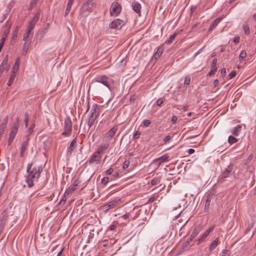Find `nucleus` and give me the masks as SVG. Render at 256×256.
<instances>
[{"label": "nucleus", "mask_w": 256, "mask_h": 256, "mask_svg": "<svg viewBox=\"0 0 256 256\" xmlns=\"http://www.w3.org/2000/svg\"><path fill=\"white\" fill-rule=\"evenodd\" d=\"M32 164H28L26 166L28 175L26 176V182L28 188H32L34 186V182L37 180L41 172L42 171V167L41 166H34L32 168Z\"/></svg>", "instance_id": "obj_1"}, {"label": "nucleus", "mask_w": 256, "mask_h": 256, "mask_svg": "<svg viewBox=\"0 0 256 256\" xmlns=\"http://www.w3.org/2000/svg\"><path fill=\"white\" fill-rule=\"evenodd\" d=\"M100 114L99 108L97 104H94L92 105V110L90 112L86 122L88 125V130H90L92 126L96 120L97 119Z\"/></svg>", "instance_id": "obj_2"}, {"label": "nucleus", "mask_w": 256, "mask_h": 256, "mask_svg": "<svg viewBox=\"0 0 256 256\" xmlns=\"http://www.w3.org/2000/svg\"><path fill=\"white\" fill-rule=\"evenodd\" d=\"M93 1L94 0H87L83 4L80 11V14L81 16L86 17L92 12V7L94 5Z\"/></svg>", "instance_id": "obj_3"}, {"label": "nucleus", "mask_w": 256, "mask_h": 256, "mask_svg": "<svg viewBox=\"0 0 256 256\" xmlns=\"http://www.w3.org/2000/svg\"><path fill=\"white\" fill-rule=\"evenodd\" d=\"M64 129L62 135L64 137L69 136L72 132V122L69 116H67L64 120Z\"/></svg>", "instance_id": "obj_4"}, {"label": "nucleus", "mask_w": 256, "mask_h": 256, "mask_svg": "<svg viewBox=\"0 0 256 256\" xmlns=\"http://www.w3.org/2000/svg\"><path fill=\"white\" fill-rule=\"evenodd\" d=\"M93 81L101 83L110 89L112 80L110 78L105 75L97 76L94 78Z\"/></svg>", "instance_id": "obj_5"}, {"label": "nucleus", "mask_w": 256, "mask_h": 256, "mask_svg": "<svg viewBox=\"0 0 256 256\" xmlns=\"http://www.w3.org/2000/svg\"><path fill=\"white\" fill-rule=\"evenodd\" d=\"M121 199L120 198H116L104 204L102 206V209L105 212H108L109 210L114 208L120 204Z\"/></svg>", "instance_id": "obj_6"}, {"label": "nucleus", "mask_w": 256, "mask_h": 256, "mask_svg": "<svg viewBox=\"0 0 256 256\" xmlns=\"http://www.w3.org/2000/svg\"><path fill=\"white\" fill-rule=\"evenodd\" d=\"M121 10V6L117 2H114L111 5L110 13L112 16H118L120 13Z\"/></svg>", "instance_id": "obj_7"}, {"label": "nucleus", "mask_w": 256, "mask_h": 256, "mask_svg": "<svg viewBox=\"0 0 256 256\" xmlns=\"http://www.w3.org/2000/svg\"><path fill=\"white\" fill-rule=\"evenodd\" d=\"M200 231V228L199 227H196L192 232L190 238L187 240L182 244V248H186L188 245L190 244V242L194 238L199 234Z\"/></svg>", "instance_id": "obj_8"}, {"label": "nucleus", "mask_w": 256, "mask_h": 256, "mask_svg": "<svg viewBox=\"0 0 256 256\" xmlns=\"http://www.w3.org/2000/svg\"><path fill=\"white\" fill-rule=\"evenodd\" d=\"M124 24L123 20L118 18L111 22L109 24V26L110 28L120 30L124 25Z\"/></svg>", "instance_id": "obj_9"}, {"label": "nucleus", "mask_w": 256, "mask_h": 256, "mask_svg": "<svg viewBox=\"0 0 256 256\" xmlns=\"http://www.w3.org/2000/svg\"><path fill=\"white\" fill-rule=\"evenodd\" d=\"M40 18V14H36L32 19L29 22L26 28V29L32 32V30L34 29L36 24L38 22Z\"/></svg>", "instance_id": "obj_10"}, {"label": "nucleus", "mask_w": 256, "mask_h": 256, "mask_svg": "<svg viewBox=\"0 0 256 256\" xmlns=\"http://www.w3.org/2000/svg\"><path fill=\"white\" fill-rule=\"evenodd\" d=\"M8 55H6L4 58L2 63L0 64V75H2L4 70L8 71L9 68L8 65Z\"/></svg>", "instance_id": "obj_11"}, {"label": "nucleus", "mask_w": 256, "mask_h": 256, "mask_svg": "<svg viewBox=\"0 0 256 256\" xmlns=\"http://www.w3.org/2000/svg\"><path fill=\"white\" fill-rule=\"evenodd\" d=\"M101 158L102 156L99 154H97V152H96L92 155L88 160V162L90 164H92L94 162H96V164H99L100 162Z\"/></svg>", "instance_id": "obj_12"}, {"label": "nucleus", "mask_w": 256, "mask_h": 256, "mask_svg": "<svg viewBox=\"0 0 256 256\" xmlns=\"http://www.w3.org/2000/svg\"><path fill=\"white\" fill-rule=\"evenodd\" d=\"M76 143L77 138H76L72 140L70 142V146L67 148V156H70L72 154L73 151L76 149Z\"/></svg>", "instance_id": "obj_13"}, {"label": "nucleus", "mask_w": 256, "mask_h": 256, "mask_svg": "<svg viewBox=\"0 0 256 256\" xmlns=\"http://www.w3.org/2000/svg\"><path fill=\"white\" fill-rule=\"evenodd\" d=\"M214 229V227L213 226H212L210 228H208V229H207L206 232H204V233L202 234L198 240V244H197L198 245H199L202 242H204V240H205V239L207 238V236H208V234H210V233Z\"/></svg>", "instance_id": "obj_14"}, {"label": "nucleus", "mask_w": 256, "mask_h": 256, "mask_svg": "<svg viewBox=\"0 0 256 256\" xmlns=\"http://www.w3.org/2000/svg\"><path fill=\"white\" fill-rule=\"evenodd\" d=\"M18 132V126L14 125L12 128L9 134L8 145L11 144Z\"/></svg>", "instance_id": "obj_15"}, {"label": "nucleus", "mask_w": 256, "mask_h": 256, "mask_svg": "<svg viewBox=\"0 0 256 256\" xmlns=\"http://www.w3.org/2000/svg\"><path fill=\"white\" fill-rule=\"evenodd\" d=\"M233 168L232 166L229 165L226 169L222 173L220 178L224 180L226 178H228L230 172L232 171Z\"/></svg>", "instance_id": "obj_16"}, {"label": "nucleus", "mask_w": 256, "mask_h": 256, "mask_svg": "<svg viewBox=\"0 0 256 256\" xmlns=\"http://www.w3.org/2000/svg\"><path fill=\"white\" fill-rule=\"evenodd\" d=\"M118 130L116 126H114L106 134V137L108 140H110L114 136Z\"/></svg>", "instance_id": "obj_17"}, {"label": "nucleus", "mask_w": 256, "mask_h": 256, "mask_svg": "<svg viewBox=\"0 0 256 256\" xmlns=\"http://www.w3.org/2000/svg\"><path fill=\"white\" fill-rule=\"evenodd\" d=\"M28 142L29 138L27 136L26 140L22 143L20 147V156L22 157L24 156V154L27 149Z\"/></svg>", "instance_id": "obj_18"}, {"label": "nucleus", "mask_w": 256, "mask_h": 256, "mask_svg": "<svg viewBox=\"0 0 256 256\" xmlns=\"http://www.w3.org/2000/svg\"><path fill=\"white\" fill-rule=\"evenodd\" d=\"M108 146L109 144L108 142L101 144L96 152H97V154H99L102 156V154L108 148Z\"/></svg>", "instance_id": "obj_19"}, {"label": "nucleus", "mask_w": 256, "mask_h": 256, "mask_svg": "<svg viewBox=\"0 0 256 256\" xmlns=\"http://www.w3.org/2000/svg\"><path fill=\"white\" fill-rule=\"evenodd\" d=\"M132 9L136 13L138 14L139 16L140 15L141 5L138 2H134L132 4Z\"/></svg>", "instance_id": "obj_20"}, {"label": "nucleus", "mask_w": 256, "mask_h": 256, "mask_svg": "<svg viewBox=\"0 0 256 256\" xmlns=\"http://www.w3.org/2000/svg\"><path fill=\"white\" fill-rule=\"evenodd\" d=\"M169 155L168 154H166L158 158L156 160V161L159 162V164H160L162 163L166 162L168 160Z\"/></svg>", "instance_id": "obj_21"}, {"label": "nucleus", "mask_w": 256, "mask_h": 256, "mask_svg": "<svg viewBox=\"0 0 256 256\" xmlns=\"http://www.w3.org/2000/svg\"><path fill=\"white\" fill-rule=\"evenodd\" d=\"M163 50H164L163 46H158L156 51V52L154 53V58L155 59H157V58H159L160 56L162 55V54Z\"/></svg>", "instance_id": "obj_22"}, {"label": "nucleus", "mask_w": 256, "mask_h": 256, "mask_svg": "<svg viewBox=\"0 0 256 256\" xmlns=\"http://www.w3.org/2000/svg\"><path fill=\"white\" fill-rule=\"evenodd\" d=\"M222 18H218L216 19H215L212 23L210 26L208 31H212V30L218 24V23L221 21Z\"/></svg>", "instance_id": "obj_23"}, {"label": "nucleus", "mask_w": 256, "mask_h": 256, "mask_svg": "<svg viewBox=\"0 0 256 256\" xmlns=\"http://www.w3.org/2000/svg\"><path fill=\"white\" fill-rule=\"evenodd\" d=\"M219 240L218 238H216L210 244L209 246V250L210 252L212 251L218 246Z\"/></svg>", "instance_id": "obj_24"}, {"label": "nucleus", "mask_w": 256, "mask_h": 256, "mask_svg": "<svg viewBox=\"0 0 256 256\" xmlns=\"http://www.w3.org/2000/svg\"><path fill=\"white\" fill-rule=\"evenodd\" d=\"M8 116H6L3 119L2 124L0 126V132L1 133L6 128V126L8 121Z\"/></svg>", "instance_id": "obj_25"}, {"label": "nucleus", "mask_w": 256, "mask_h": 256, "mask_svg": "<svg viewBox=\"0 0 256 256\" xmlns=\"http://www.w3.org/2000/svg\"><path fill=\"white\" fill-rule=\"evenodd\" d=\"M76 189L74 186L71 185L68 188H67L64 192V196H68L72 194L74 192Z\"/></svg>", "instance_id": "obj_26"}, {"label": "nucleus", "mask_w": 256, "mask_h": 256, "mask_svg": "<svg viewBox=\"0 0 256 256\" xmlns=\"http://www.w3.org/2000/svg\"><path fill=\"white\" fill-rule=\"evenodd\" d=\"M241 130H242L241 125H238L234 128L232 133L234 135L236 136H238L239 135Z\"/></svg>", "instance_id": "obj_27"}, {"label": "nucleus", "mask_w": 256, "mask_h": 256, "mask_svg": "<svg viewBox=\"0 0 256 256\" xmlns=\"http://www.w3.org/2000/svg\"><path fill=\"white\" fill-rule=\"evenodd\" d=\"M16 74H14L10 72L9 80L7 82V85L8 86H10L12 85V82L14 81L15 78L16 77Z\"/></svg>", "instance_id": "obj_28"}, {"label": "nucleus", "mask_w": 256, "mask_h": 256, "mask_svg": "<svg viewBox=\"0 0 256 256\" xmlns=\"http://www.w3.org/2000/svg\"><path fill=\"white\" fill-rule=\"evenodd\" d=\"M177 35V33L176 32H174L173 34H172V36H170L168 39L166 41L165 43L168 44H171L174 40L176 36Z\"/></svg>", "instance_id": "obj_29"}, {"label": "nucleus", "mask_w": 256, "mask_h": 256, "mask_svg": "<svg viewBox=\"0 0 256 256\" xmlns=\"http://www.w3.org/2000/svg\"><path fill=\"white\" fill-rule=\"evenodd\" d=\"M31 31L28 30L27 29H26L25 32L23 36V40L26 42H28V38L30 34Z\"/></svg>", "instance_id": "obj_30"}, {"label": "nucleus", "mask_w": 256, "mask_h": 256, "mask_svg": "<svg viewBox=\"0 0 256 256\" xmlns=\"http://www.w3.org/2000/svg\"><path fill=\"white\" fill-rule=\"evenodd\" d=\"M30 42H24L23 46V54H26L29 48Z\"/></svg>", "instance_id": "obj_31"}, {"label": "nucleus", "mask_w": 256, "mask_h": 256, "mask_svg": "<svg viewBox=\"0 0 256 256\" xmlns=\"http://www.w3.org/2000/svg\"><path fill=\"white\" fill-rule=\"evenodd\" d=\"M242 28L246 35H248L250 34V30L248 24H244L242 26Z\"/></svg>", "instance_id": "obj_32"}, {"label": "nucleus", "mask_w": 256, "mask_h": 256, "mask_svg": "<svg viewBox=\"0 0 256 256\" xmlns=\"http://www.w3.org/2000/svg\"><path fill=\"white\" fill-rule=\"evenodd\" d=\"M216 70H217L216 66H212L211 70L208 73L207 76H210L216 73Z\"/></svg>", "instance_id": "obj_33"}, {"label": "nucleus", "mask_w": 256, "mask_h": 256, "mask_svg": "<svg viewBox=\"0 0 256 256\" xmlns=\"http://www.w3.org/2000/svg\"><path fill=\"white\" fill-rule=\"evenodd\" d=\"M246 56V52L245 50H242L239 56L240 60H242Z\"/></svg>", "instance_id": "obj_34"}, {"label": "nucleus", "mask_w": 256, "mask_h": 256, "mask_svg": "<svg viewBox=\"0 0 256 256\" xmlns=\"http://www.w3.org/2000/svg\"><path fill=\"white\" fill-rule=\"evenodd\" d=\"M228 142L230 144H233L237 142V139L232 136H230L228 138Z\"/></svg>", "instance_id": "obj_35"}, {"label": "nucleus", "mask_w": 256, "mask_h": 256, "mask_svg": "<svg viewBox=\"0 0 256 256\" xmlns=\"http://www.w3.org/2000/svg\"><path fill=\"white\" fill-rule=\"evenodd\" d=\"M18 70L19 66L14 64L10 72L14 74H16V72H18Z\"/></svg>", "instance_id": "obj_36"}, {"label": "nucleus", "mask_w": 256, "mask_h": 256, "mask_svg": "<svg viewBox=\"0 0 256 256\" xmlns=\"http://www.w3.org/2000/svg\"><path fill=\"white\" fill-rule=\"evenodd\" d=\"M255 220H252V222L250 224H249L248 228L246 230V232H248L250 231L251 229L253 228L254 224H255Z\"/></svg>", "instance_id": "obj_37"}, {"label": "nucleus", "mask_w": 256, "mask_h": 256, "mask_svg": "<svg viewBox=\"0 0 256 256\" xmlns=\"http://www.w3.org/2000/svg\"><path fill=\"white\" fill-rule=\"evenodd\" d=\"M164 101V98H160L157 100V101L156 102V104L158 106H160L162 105V104H163Z\"/></svg>", "instance_id": "obj_38"}, {"label": "nucleus", "mask_w": 256, "mask_h": 256, "mask_svg": "<svg viewBox=\"0 0 256 256\" xmlns=\"http://www.w3.org/2000/svg\"><path fill=\"white\" fill-rule=\"evenodd\" d=\"M109 180V178L107 176L104 177L102 179V183L106 186L108 183Z\"/></svg>", "instance_id": "obj_39"}, {"label": "nucleus", "mask_w": 256, "mask_h": 256, "mask_svg": "<svg viewBox=\"0 0 256 256\" xmlns=\"http://www.w3.org/2000/svg\"><path fill=\"white\" fill-rule=\"evenodd\" d=\"M230 256V252L227 250H223L222 251V254L220 255V256Z\"/></svg>", "instance_id": "obj_40"}, {"label": "nucleus", "mask_w": 256, "mask_h": 256, "mask_svg": "<svg viewBox=\"0 0 256 256\" xmlns=\"http://www.w3.org/2000/svg\"><path fill=\"white\" fill-rule=\"evenodd\" d=\"M210 202L209 200H208V202L206 201V204H205V206H204V212H208V210H209V208H210Z\"/></svg>", "instance_id": "obj_41"}, {"label": "nucleus", "mask_w": 256, "mask_h": 256, "mask_svg": "<svg viewBox=\"0 0 256 256\" xmlns=\"http://www.w3.org/2000/svg\"><path fill=\"white\" fill-rule=\"evenodd\" d=\"M190 82V78L189 76L185 77L184 84L186 85H189Z\"/></svg>", "instance_id": "obj_42"}, {"label": "nucleus", "mask_w": 256, "mask_h": 256, "mask_svg": "<svg viewBox=\"0 0 256 256\" xmlns=\"http://www.w3.org/2000/svg\"><path fill=\"white\" fill-rule=\"evenodd\" d=\"M130 165V162L128 160H125L123 164L122 168L125 170Z\"/></svg>", "instance_id": "obj_43"}, {"label": "nucleus", "mask_w": 256, "mask_h": 256, "mask_svg": "<svg viewBox=\"0 0 256 256\" xmlns=\"http://www.w3.org/2000/svg\"><path fill=\"white\" fill-rule=\"evenodd\" d=\"M142 123H143V125L145 127H147V126H150V124H151V122L150 120H145L143 121Z\"/></svg>", "instance_id": "obj_44"}, {"label": "nucleus", "mask_w": 256, "mask_h": 256, "mask_svg": "<svg viewBox=\"0 0 256 256\" xmlns=\"http://www.w3.org/2000/svg\"><path fill=\"white\" fill-rule=\"evenodd\" d=\"M28 114L27 112H26V114H25V118H24V122L25 123L26 127L28 126Z\"/></svg>", "instance_id": "obj_45"}, {"label": "nucleus", "mask_w": 256, "mask_h": 256, "mask_svg": "<svg viewBox=\"0 0 256 256\" xmlns=\"http://www.w3.org/2000/svg\"><path fill=\"white\" fill-rule=\"evenodd\" d=\"M236 75V72L235 71H232L228 75V77L229 79H231Z\"/></svg>", "instance_id": "obj_46"}, {"label": "nucleus", "mask_w": 256, "mask_h": 256, "mask_svg": "<svg viewBox=\"0 0 256 256\" xmlns=\"http://www.w3.org/2000/svg\"><path fill=\"white\" fill-rule=\"evenodd\" d=\"M140 132L139 131H136L135 132V133L134 134V139H138L139 138L140 136Z\"/></svg>", "instance_id": "obj_47"}, {"label": "nucleus", "mask_w": 256, "mask_h": 256, "mask_svg": "<svg viewBox=\"0 0 256 256\" xmlns=\"http://www.w3.org/2000/svg\"><path fill=\"white\" fill-rule=\"evenodd\" d=\"M5 39H6L5 38H2V39H1V40H0V50H2V46L4 45Z\"/></svg>", "instance_id": "obj_48"}, {"label": "nucleus", "mask_w": 256, "mask_h": 256, "mask_svg": "<svg viewBox=\"0 0 256 256\" xmlns=\"http://www.w3.org/2000/svg\"><path fill=\"white\" fill-rule=\"evenodd\" d=\"M240 40V38L239 36H235L234 38L233 42L236 44H238L239 43Z\"/></svg>", "instance_id": "obj_49"}, {"label": "nucleus", "mask_w": 256, "mask_h": 256, "mask_svg": "<svg viewBox=\"0 0 256 256\" xmlns=\"http://www.w3.org/2000/svg\"><path fill=\"white\" fill-rule=\"evenodd\" d=\"M157 199V197H156L154 196H152V197H150L148 200V203H151V202H154V200H156Z\"/></svg>", "instance_id": "obj_50"}, {"label": "nucleus", "mask_w": 256, "mask_h": 256, "mask_svg": "<svg viewBox=\"0 0 256 256\" xmlns=\"http://www.w3.org/2000/svg\"><path fill=\"white\" fill-rule=\"evenodd\" d=\"M177 120H178V118L175 116H173L171 118V122L174 124L176 122Z\"/></svg>", "instance_id": "obj_51"}, {"label": "nucleus", "mask_w": 256, "mask_h": 256, "mask_svg": "<svg viewBox=\"0 0 256 256\" xmlns=\"http://www.w3.org/2000/svg\"><path fill=\"white\" fill-rule=\"evenodd\" d=\"M74 0H68L66 6L72 8V6L74 3Z\"/></svg>", "instance_id": "obj_52"}, {"label": "nucleus", "mask_w": 256, "mask_h": 256, "mask_svg": "<svg viewBox=\"0 0 256 256\" xmlns=\"http://www.w3.org/2000/svg\"><path fill=\"white\" fill-rule=\"evenodd\" d=\"M113 171H114V170L112 168H110L108 170H106V174H107V175L111 174H112V172H113Z\"/></svg>", "instance_id": "obj_53"}, {"label": "nucleus", "mask_w": 256, "mask_h": 256, "mask_svg": "<svg viewBox=\"0 0 256 256\" xmlns=\"http://www.w3.org/2000/svg\"><path fill=\"white\" fill-rule=\"evenodd\" d=\"M4 226V220H0V230H2Z\"/></svg>", "instance_id": "obj_54"}, {"label": "nucleus", "mask_w": 256, "mask_h": 256, "mask_svg": "<svg viewBox=\"0 0 256 256\" xmlns=\"http://www.w3.org/2000/svg\"><path fill=\"white\" fill-rule=\"evenodd\" d=\"M130 216V214H126L122 216V218L124 220H128Z\"/></svg>", "instance_id": "obj_55"}, {"label": "nucleus", "mask_w": 256, "mask_h": 256, "mask_svg": "<svg viewBox=\"0 0 256 256\" xmlns=\"http://www.w3.org/2000/svg\"><path fill=\"white\" fill-rule=\"evenodd\" d=\"M171 138V137L170 136H166L164 139V143H166L167 142H168Z\"/></svg>", "instance_id": "obj_56"}, {"label": "nucleus", "mask_w": 256, "mask_h": 256, "mask_svg": "<svg viewBox=\"0 0 256 256\" xmlns=\"http://www.w3.org/2000/svg\"><path fill=\"white\" fill-rule=\"evenodd\" d=\"M79 184H80V181L78 180H74V184L72 185L73 186H74L76 188H77V186H78Z\"/></svg>", "instance_id": "obj_57"}, {"label": "nucleus", "mask_w": 256, "mask_h": 256, "mask_svg": "<svg viewBox=\"0 0 256 256\" xmlns=\"http://www.w3.org/2000/svg\"><path fill=\"white\" fill-rule=\"evenodd\" d=\"M70 10H71V8L66 6V12H65V14H64V16L65 17H66L67 16V15L68 14V13L70 12Z\"/></svg>", "instance_id": "obj_58"}, {"label": "nucleus", "mask_w": 256, "mask_h": 256, "mask_svg": "<svg viewBox=\"0 0 256 256\" xmlns=\"http://www.w3.org/2000/svg\"><path fill=\"white\" fill-rule=\"evenodd\" d=\"M220 74L222 76H224L226 74V70L225 68H222L220 70Z\"/></svg>", "instance_id": "obj_59"}, {"label": "nucleus", "mask_w": 256, "mask_h": 256, "mask_svg": "<svg viewBox=\"0 0 256 256\" xmlns=\"http://www.w3.org/2000/svg\"><path fill=\"white\" fill-rule=\"evenodd\" d=\"M217 63V59L216 58H214L212 62V66H216V64Z\"/></svg>", "instance_id": "obj_60"}, {"label": "nucleus", "mask_w": 256, "mask_h": 256, "mask_svg": "<svg viewBox=\"0 0 256 256\" xmlns=\"http://www.w3.org/2000/svg\"><path fill=\"white\" fill-rule=\"evenodd\" d=\"M116 226L114 224H111L110 227H109V228L110 230H116Z\"/></svg>", "instance_id": "obj_61"}, {"label": "nucleus", "mask_w": 256, "mask_h": 256, "mask_svg": "<svg viewBox=\"0 0 256 256\" xmlns=\"http://www.w3.org/2000/svg\"><path fill=\"white\" fill-rule=\"evenodd\" d=\"M66 200L65 198H63L59 202L58 204H64L66 202Z\"/></svg>", "instance_id": "obj_62"}, {"label": "nucleus", "mask_w": 256, "mask_h": 256, "mask_svg": "<svg viewBox=\"0 0 256 256\" xmlns=\"http://www.w3.org/2000/svg\"><path fill=\"white\" fill-rule=\"evenodd\" d=\"M20 58H16V60L14 64L20 66Z\"/></svg>", "instance_id": "obj_63"}, {"label": "nucleus", "mask_w": 256, "mask_h": 256, "mask_svg": "<svg viewBox=\"0 0 256 256\" xmlns=\"http://www.w3.org/2000/svg\"><path fill=\"white\" fill-rule=\"evenodd\" d=\"M37 2H36L35 0H32V1L30 3V5L31 7H33L36 4Z\"/></svg>", "instance_id": "obj_64"}]
</instances>
